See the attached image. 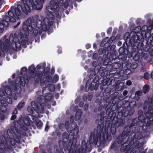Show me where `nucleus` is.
Here are the masks:
<instances>
[{
	"label": "nucleus",
	"mask_w": 153,
	"mask_h": 153,
	"mask_svg": "<svg viewBox=\"0 0 153 153\" xmlns=\"http://www.w3.org/2000/svg\"><path fill=\"white\" fill-rule=\"evenodd\" d=\"M5 94L6 95L5 96L6 97L5 98H6V100H7V102L10 104L12 103V100L11 98L13 97V99L15 100H16L17 99V97L16 96V94H13L12 95H11L12 94V92L11 90L9 88V86H7L5 88Z\"/></svg>",
	"instance_id": "8"
},
{
	"label": "nucleus",
	"mask_w": 153,
	"mask_h": 153,
	"mask_svg": "<svg viewBox=\"0 0 153 153\" xmlns=\"http://www.w3.org/2000/svg\"><path fill=\"white\" fill-rule=\"evenodd\" d=\"M50 108V106H49L48 107V108Z\"/></svg>",
	"instance_id": "57"
},
{
	"label": "nucleus",
	"mask_w": 153,
	"mask_h": 153,
	"mask_svg": "<svg viewBox=\"0 0 153 153\" xmlns=\"http://www.w3.org/2000/svg\"><path fill=\"white\" fill-rule=\"evenodd\" d=\"M142 92L140 91H138L136 92L135 97L137 100H138L140 99V97L141 95Z\"/></svg>",
	"instance_id": "20"
},
{
	"label": "nucleus",
	"mask_w": 153,
	"mask_h": 153,
	"mask_svg": "<svg viewBox=\"0 0 153 153\" xmlns=\"http://www.w3.org/2000/svg\"><path fill=\"white\" fill-rule=\"evenodd\" d=\"M141 27L140 26L135 27L134 30L131 31L130 34V36L131 38V40L136 42L138 39L139 37L137 33L141 31Z\"/></svg>",
	"instance_id": "9"
},
{
	"label": "nucleus",
	"mask_w": 153,
	"mask_h": 153,
	"mask_svg": "<svg viewBox=\"0 0 153 153\" xmlns=\"http://www.w3.org/2000/svg\"><path fill=\"white\" fill-rule=\"evenodd\" d=\"M108 30H109L110 32L111 30V28H110L108 29Z\"/></svg>",
	"instance_id": "50"
},
{
	"label": "nucleus",
	"mask_w": 153,
	"mask_h": 153,
	"mask_svg": "<svg viewBox=\"0 0 153 153\" xmlns=\"http://www.w3.org/2000/svg\"><path fill=\"white\" fill-rule=\"evenodd\" d=\"M8 131H7V132H8Z\"/></svg>",
	"instance_id": "59"
},
{
	"label": "nucleus",
	"mask_w": 153,
	"mask_h": 153,
	"mask_svg": "<svg viewBox=\"0 0 153 153\" xmlns=\"http://www.w3.org/2000/svg\"><path fill=\"white\" fill-rule=\"evenodd\" d=\"M16 115H13L11 116V120H13L15 119V118H16Z\"/></svg>",
	"instance_id": "34"
},
{
	"label": "nucleus",
	"mask_w": 153,
	"mask_h": 153,
	"mask_svg": "<svg viewBox=\"0 0 153 153\" xmlns=\"http://www.w3.org/2000/svg\"><path fill=\"white\" fill-rule=\"evenodd\" d=\"M20 22H18V23H17V24L16 26H14V28H15L16 27H17V26H18L19 25H20Z\"/></svg>",
	"instance_id": "40"
},
{
	"label": "nucleus",
	"mask_w": 153,
	"mask_h": 153,
	"mask_svg": "<svg viewBox=\"0 0 153 153\" xmlns=\"http://www.w3.org/2000/svg\"><path fill=\"white\" fill-rule=\"evenodd\" d=\"M147 26L146 25H144L141 28V32H146V31H147Z\"/></svg>",
	"instance_id": "25"
},
{
	"label": "nucleus",
	"mask_w": 153,
	"mask_h": 153,
	"mask_svg": "<svg viewBox=\"0 0 153 153\" xmlns=\"http://www.w3.org/2000/svg\"><path fill=\"white\" fill-rule=\"evenodd\" d=\"M92 98V95L91 94H89L88 95L87 99L89 101H91Z\"/></svg>",
	"instance_id": "30"
},
{
	"label": "nucleus",
	"mask_w": 153,
	"mask_h": 153,
	"mask_svg": "<svg viewBox=\"0 0 153 153\" xmlns=\"http://www.w3.org/2000/svg\"><path fill=\"white\" fill-rule=\"evenodd\" d=\"M28 82V80L26 79L23 76L18 77L16 81L15 84L12 85V90L16 91L17 94H19L21 93V88L20 86H24L25 84H27Z\"/></svg>",
	"instance_id": "5"
},
{
	"label": "nucleus",
	"mask_w": 153,
	"mask_h": 153,
	"mask_svg": "<svg viewBox=\"0 0 153 153\" xmlns=\"http://www.w3.org/2000/svg\"><path fill=\"white\" fill-rule=\"evenodd\" d=\"M17 110L16 108H15L13 112V114H17Z\"/></svg>",
	"instance_id": "36"
},
{
	"label": "nucleus",
	"mask_w": 153,
	"mask_h": 153,
	"mask_svg": "<svg viewBox=\"0 0 153 153\" xmlns=\"http://www.w3.org/2000/svg\"><path fill=\"white\" fill-rule=\"evenodd\" d=\"M51 94H49L48 96L44 97L41 96L37 99V103L36 104L35 102H32L31 103V106H28L27 110L33 117L37 118L39 117V113H44V106L42 104H44L46 100H50L52 98Z\"/></svg>",
	"instance_id": "4"
},
{
	"label": "nucleus",
	"mask_w": 153,
	"mask_h": 153,
	"mask_svg": "<svg viewBox=\"0 0 153 153\" xmlns=\"http://www.w3.org/2000/svg\"><path fill=\"white\" fill-rule=\"evenodd\" d=\"M44 91L43 90V92H42L43 94H44Z\"/></svg>",
	"instance_id": "56"
},
{
	"label": "nucleus",
	"mask_w": 153,
	"mask_h": 153,
	"mask_svg": "<svg viewBox=\"0 0 153 153\" xmlns=\"http://www.w3.org/2000/svg\"><path fill=\"white\" fill-rule=\"evenodd\" d=\"M29 71H30V78H34L35 77V74L34 72L35 71V68L34 66L33 65H31L29 68Z\"/></svg>",
	"instance_id": "14"
},
{
	"label": "nucleus",
	"mask_w": 153,
	"mask_h": 153,
	"mask_svg": "<svg viewBox=\"0 0 153 153\" xmlns=\"http://www.w3.org/2000/svg\"><path fill=\"white\" fill-rule=\"evenodd\" d=\"M74 117L73 116H71L70 118V121L72 122H73L74 121Z\"/></svg>",
	"instance_id": "37"
},
{
	"label": "nucleus",
	"mask_w": 153,
	"mask_h": 153,
	"mask_svg": "<svg viewBox=\"0 0 153 153\" xmlns=\"http://www.w3.org/2000/svg\"><path fill=\"white\" fill-rule=\"evenodd\" d=\"M69 124V122H65V126L64 124H61L59 125V128L62 131H63L65 127L68 132H70V134L74 137L75 132H76V134H78L79 132L78 129L77 127L75 126L74 128V130H71V128L70 127Z\"/></svg>",
	"instance_id": "7"
},
{
	"label": "nucleus",
	"mask_w": 153,
	"mask_h": 153,
	"mask_svg": "<svg viewBox=\"0 0 153 153\" xmlns=\"http://www.w3.org/2000/svg\"><path fill=\"white\" fill-rule=\"evenodd\" d=\"M134 65L135 66V68L137 67V63H135Z\"/></svg>",
	"instance_id": "45"
},
{
	"label": "nucleus",
	"mask_w": 153,
	"mask_h": 153,
	"mask_svg": "<svg viewBox=\"0 0 153 153\" xmlns=\"http://www.w3.org/2000/svg\"><path fill=\"white\" fill-rule=\"evenodd\" d=\"M148 99L149 101H145L144 103V107L146 108V106L149 104L148 112L145 115L148 120L147 122H149V124H152L153 121V100H152L150 98H149Z\"/></svg>",
	"instance_id": "6"
},
{
	"label": "nucleus",
	"mask_w": 153,
	"mask_h": 153,
	"mask_svg": "<svg viewBox=\"0 0 153 153\" xmlns=\"http://www.w3.org/2000/svg\"><path fill=\"white\" fill-rule=\"evenodd\" d=\"M107 38H106L104 39L101 42L100 44V45L101 46H103L106 43H107V42H106V40H107Z\"/></svg>",
	"instance_id": "27"
},
{
	"label": "nucleus",
	"mask_w": 153,
	"mask_h": 153,
	"mask_svg": "<svg viewBox=\"0 0 153 153\" xmlns=\"http://www.w3.org/2000/svg\"><path fill=\"white\" fill-rule=\"evenodd\" d=\"M58 51L59 53H61V49H59V50H58Z\"/></svg>",
	"instance_id": "44"
},
{
	"label": "nucleus",
	"mask_w": 153,
	"mask_h": 153,
	"mask_svg": "<svg viewBox=\"0 0 153 153\" xmlns=\"http://www.w3.org/2000/svg\"><path fill=\"white\" fill-rule=\"evenodd\" d=\"M85 149L84 148L83 146V149H82V152H81L80 151H79L78 153H85Z\"/></svg>",
	"instance_id": "32"
},
{
	"label": "nucleus",
	"mask_w": 153,
	"mask_h": 153,
	"mask_svg": "<svg viewBox=\"0 0 153 153\" xmlns=\"http://www.w3.org/2000/svg\"><path fill=\"white\" fill-rule=\"evenodd\" d=\"M105 140V138L103 136V134H101L100 136H98L97 140V143L100 144H103Z\"/></svg>",
	"instance_id": "16"
},
{
	"label": "nucleus",
	"mask_w": 153,
	"mask_h": 153,
	"mask_svg": "<svg viewBox=\"0 0 153 153\" xmlns=\"http://www.w3.org/2000/svg\"><path fill=\"white\" fill-rule=\"evenodd\" d=\"M43 153H45V152H44Z\"/></svg>",
	"instance_id": "60"
},
{
	"label": "nucleus",
	"mask_w": 153,
	"mask_h": 153,
	"mask_svg": "<svg viewBox=\"0 0 153 153\" xmlns=\"http://www.w3.org/2000/svg\"><path fill=\"white\" fill-rule=\"evenodd\" d=\"M4 96L6 95H5L3 90L0 89V107L4 108L3 111H6V106H7V104L6 101L4 100L5 98L3 97Z\"/></svg>",
	"instance_id": "11"
},
{
	"label": "nucleus",
	"mask_w": 153,
	"mask_h": 153,
	"mask_svg": "<svg viewBox=\"0 0 153 153\" xmlns=\"http://www.w3.org/2000/svg\"><path fill=\"white\" fill-rule=\"evenodd\" d=\"M48 126H46L45 128V131H47L48 130Z\"/></svg>",
	"instance_id": "42"
},
{
	"label": "nucleus",
	"mask_w": 153,
	"mask_h": 153,
	"mask_svg": "<svg viewBox=\"0 0 153 153\" xmlns=\"http://www.w3.org/2000/svg\"><path fill=\"white\" fill-rule=\"evenodd\" d=\"M25 103L24 102L19 103L18 105V108L20 109L22 108L23 106H24Z\"/></svg>",
	"instance_id": "24"
},
{
	"label": "nucleus",
	"mask_w": 153,
	"mask_h": 153,
	"mask_svg": "<svg viewBox=\"0 0 153 153\" xmlns=\"http://www.w3.org/2000/svg\"><path fill=\"white\" fill-rule=\"evenodd\" d=\"M25 130H26V129H26V128H25Z\"/></svg>",
	"instance_id": "63"
},
{
	"label": "nucleus",
	"mask_w": 153,
	"mask_h": 153,
	"mask_svg": "<svg viewBox=\"0 0 153 153\" xmlns=\"http://www.w3.org/2000/svg\"><path fill=\"white\" fill-rule=\"evenodd\" d=\"M97 54H96V53H95V54H94V55H93V57H94V56H97Z\"/></svg>",
	"instance_id": "51"
},
{
	"label": "nucleus",
	"mask_w": 153,
	"mask_h": 153,
	"mask_svg": "<svg viewBox=\"0 0 153 153\" xmlns=\"http://www.w3.org/2000/svg\"><path fill=\"white\" fill-rule=\"evenodd\" d=\"M45 64H40L36 66V68L37 69H42V70L44 71L45 69Z\"/></svg>",
	"instance_id": "22"
},
{
	"label": "nucleus",
	"mask_w": 153,
	"mask_h": 153,
	"mask_svg": "<svg viewBox=\"0 0 153 153\" xmlns=\"http://www.w3.org/2000/svg\"><path fill=\"white\" fill-rule=\"evenodd\" d=\"M126 87L124 85V83L123 82H120L117 86L116 87V88L118 91L123 90Z\"/></svg>",
	"instance_id": "15"
},
{
	"label": "nucleus",
	"mask_w": 153,
	"mask_h": 153,
	"mask_svg": "<svg viewBox=\"0 0 153 153\" xmlns=\"http://www.w3.org/2000/svg\"><path fill=\"white\" fill-rule=\"evenodd\" d=\"M35 124L38 128H40L42 126L43 123L42 122L39 120H37L35 122Z\"/></svg>",
	"instance_id": "19"
},
{
	"label": "nucleus",
	"mask_w": 153,
	"mask_h": 153,
	"mask_svg": "<svg viewBox=\"0 0 153 153\" xmlns=\"http://www.w3.org/2000/svg\"><path fill=\"white\" fill-rule=\"evenodd\" d=\"M89 88V89L91 90H92L93 89V88H91V87H90Z\"/></svg>",
	"instance_id": "53"
},
{
	"label": "nucleus",
	"mask_w": 153,
	"mask_h": 153,
	"mask_svg": "<svg viewBox=\"0 0 153 153\" xmlns=\"http://www.w3.org/2000/svg\"><path fill=\"white\" fill-rule=\"evenodd\" d=\"M70 0H57L59 5L60 6H64L65 7H66L68 5V1Z\"/></svg>",
	"instance_id": "13"
},
{
	"label": "nucleus",
	"mask_w": 153,
	"mask_h": 153,
	"mask_svg": "<svg viewBox=\"0 0 153 153\" xmlns=\"http://www.w3.org/2000/svg\"><path fill=\"white\" fill-rule=\"evenodd\" d=\"M124 124L123 120L121 119H118L117 122L116 123V125L117 127L123 125Z\"/></svg>",
	"instance_id": "21"
},
{
	"label": "nucleus",
	"mask_w": 153,
	"mask_h": 153,
	"mask_svg": "<svg viewBox=\"0 0 153 153\" xmlns=\"http://www.w3.org/2000/svg\"><path fill=\"white\" fill-rule=\"evenodd\" d=\"M88 105L87 104H85L84 106V109L86 110H87L88 107Z\"/></svg>",
	"instance_id": "33"
},
{
	"label": "nucleus",
	"mask_w": 153,
	"mask_h": 153,
	"mask_svg": "<svg viewBox=\"0 0 153 153\" xmlns=\"http://www.w3.org/2000/svg\"><path fill=\"white\" fill-rule=\"evenodd\" d=\"M18 123L22 127L25 126H29L30 124V118L28 116L24 117L22 120L19 118Z\"/></svg>",
	"instance_id": "10"
},
{
	"label": "nucleus",
	"mask_w": 153,
	"mask_h": 153,
	"mask_svg": "<svg viewBox=\"0 0 153 153\" xmlns=\"http://www.w3.org/2000/svg\"><path fill=\"white\" fill-rule=\"evenodd\" d=\"M131 111H132V114L134 112V111H132V110H131Z\"/></svg>",
	"instance_id": "55"
},
{
	"label": "nucleus",
	"mask_w": 153,
	"mask_h": 153,
	"mask_svg": "<svg viewBox=\"0 0 153 153\" xmlns=\"http://www.w3.org/2000/svg\"><path fill=\"white\" fill-rule=\"evenodd\" d=\"M131 84L132 82L130 80L127 81L126 83V85H131Z\"/></svg>",
	"instance_id": "31"
},
{
	"label": "nucleus",
	"mask_w": 153,
	"mask_h": 153,
	"mask_svg": "<svg viewBox=\"0 0 153 153\" xmlns=\"http://www.w3.org/2000/svg\"><path fill=\"white\" fill-rule=\"evenodd\" d=\"M7 60L8 61L9 60L8 59H7Z\"/></svg>",
	"instance_id": "62"
},
{
	"label": "nucleus",
	"mask_w": 153,
	"mask_h": 153,
	"mask_svg": "<svg viewBox=\"0 0 153 153\" xmlns=\"http://www.w3.org/2000/svg\"><path fill=\"white\" fill-rule=\"evenodd\" d=\"M102 153H103V152H102Z\"/></svg>",
	"instance_id": "64"
},
{
	"label": "nucleus",
	"mask_w": 153,
	"mask_h": 153,
	"mask_svg": "<svg viewBox=\"0 0 153 153\" xmlns=\"http://www.w3.org/2000/svg\"><path fill=\"white\" fill-rule=\"evenodd\" d=\"M41 85L42 84V83L41 82Z\"/></svg>",
	"instance_id": "58"
},
{
	"label": "nucleus",
	"mask_w": 153,
	"mask_h": 153,
	"mask_svg": "<svg viewBox=\"0 0 153 153\" xmlns=\"http://www.w3.org/2000/svg\"><path fill=\"white\" fill-rule=\"evenodd\" d=\"M22 3L17 7H12L9 11L8 16H3L0 20V36L4 31V27L9 25V22H14L19 19L23 14H27L30 10H40L43 7L44 0H22Z\"/></svg>",
	"instance_id": "2"
},
{
	"label": "nucleus",
	"mask_w": 153,
	"mask_h": 153,
	"mask_svg": "<svg viewBox=\"0 0 153 153\" xmlns=\"http://www.w3.org/2000/svg\"><path fill=\"white\" fill-rule=\"evenodd\" d=\"M91 46V45L90 44H87L86 45V48L87 49L89 48Z\"/></svg>",
	"instance_id": "38"
},
{
	"label": "nucleus",
	"mask_w": 153,
	"mask_h": 153,
	"mask_svg": "<svg viewBox=\"0 0 153 153\" xmlns=\"http://www.w3.org/2000/svg\"><path fill=\"white\" fill-rule=\"evenodd\" d=\"M41 76V74H40V75H39V77H39V78H40V77Z\"/></svg>",
	"instance_id": "54"
},
{
	"label": "nucleus",
	"mask_w": 153,
	"mask_h": 153,
	"mask_svg": "<svg viewBox=\"0 0 153 153\" xmlns=\"http://www.w3.org/2000/svg\"><path fill=\"white\" fill-rule=\"evenodd\" d=\"M80 103H81V104H80V107H82L83 106V103L82 102H81Z\"/></svg>",
	"instance_id": "46"
},
{
	"label": "nucleus",
	"mask_w": 153,
	"mask_h": 153,
	"mask_svg": "<svg viewBox=\"0 0 153 153\" xmlns=\"http://www.w3.org/2000/svg\"><path fill=\"white\" fill-rule=\"evenodd\" d=\"M27 69L25 67L22 68L21 69V75H24L27 73Z\"/></svg>",
	"instance_id": "23"
},
{
	"label": "nucleus",
	"mask_w": 153,
	"mask_h": 153,
	"mask_svg": "<svg viewBox=\"0 0 153 153\" xmlns=\"http://www.w3.org/2000/svg\"><path fill=\"white\" fill-rule=\"evenodd\" d=\"M87 96L85 95H84L83 96V100H85V99H86L87 98Z\"/></svg>",
	"instance_id": "41"
},
{
	"label": "nucleus",
	"mask_w": 153,
	"mask_h": 153,
	"mask_svg": "<svg viewBox=\"0 0 153 153\" xmlns=\"http://www.w3.org/2000/svg\"><path fill=\"white\" fill-rule=\"evenodd\" d=\"M51 77V76H48L46 82L45 84L46 87H48V89L50 91L53 92L54 91L55 87L54 85L51 84L52 82Z\"/></svg>",
	"instance_id": "12"
},
{
	"label": "nucleus",
	"mask_w": 153,
	"mask_h": 153,
	"mask_svg": "<svg viewBox=\"0 0 153 153\" xmlns=\"http://www.w3.org/2000/svg\"><path fill=\"white\" fill-rule=\"evenodd\" d=\"M146 71V69L143 67H142L141 68V71L142 72H144Z\"/></svg>",
	"instance_id": "39"
},
{
	"label": "nucleus",
	"mask_w": 153,
	"mask_h": 153,
	"mask_svg": "<svg viewBox=\"0 0 153 153\" xmlns=\"http://www.w3.org/2000/svg\"><path fill=\"white\" fill-rule=\"evenodd\" d=\"M59 76L57 74H55L54 76V78L53 80V82H56L58 80Z\"/></svg>",
	"instance_id": "26"
},
{
	"label": "nucleus",
	"mask_w": 153,
	"mask_h": 153,
	"mask_svg": "<svg viewBox=\"0 0 153 153\" xmlns=\"http://www.w3.org/2000/svg\"><path fill=\"white\" fill-rule=\"evenodd\" d=\"M7 60L8 61L9 60L8 59H7Z\"/></svg>",
	"instance_id": "61"
},
{
	"label": "nucleus",
	"mask_w": 153,
	"mask_h": 153,
	"mask_svg": "<svg viewBox=\"0 0 153 153\" xmlns=\"http://www.w3.org/2000/svg\"><path fill=\"white\" fill-rule=\"evenodd\" d=\"M45 35L44 34H43L42 36V39L44 38L45 37Z\"/></svg>",
	"instance_id": "48"
},
{
	"label": "nucleus",
	"mask_w": 153,
	"mask_h": 153,
	"mask_svg": "<svg viewBox=\"0 0 153 153\" xmlns=\"http://www.w3.org/2000/svg\"><path fill=\"white\" fill-rule=\"evenodd\" d=\"M143 91L144 94L148 92L149 90V86L148 85H146L143 87Z\"/></svg>",
	"instance_id": "18"
},
{
	"label": "nucleus",
	"mask_w": 153,
	"mask_h": 153,
	"mask_svg": "<svg viewBox=\"0 0 153 153\" xmlns=\"http://www.w3.org/2000/svg\"><path fill=\"white\" fill-rule=\"evenodd\" d=\"M71 125H71V126H72L73 125H74V127L75 126H76L75 124H72Z\"/></svg>",
	"instance_id": "52"
},
{
	"label": "nucleus",
	"mask_w": 153,
	"mask_h": 153,
	"mask_svg": "<svg viewBox=\"0 0 153 153\" xmlns=\"http://www.w3.org/2000/svg\"><path fill=\"white\" fill-rule=\"evenodd\" d=\"M151 77L153 79V72L151 74Z\"/></svg>",
	"instance_id": "49"
},
{
	"label": "nucleus",
	"mask_w": 153,
	"mask_h": 153,
	"mask_svg": "<svg viewBox=\"0 0 153 153\" xmlns=\"http://www.w3.org/2000/svg\"><path fill=\"white\" fill-rule=\"evenodd\" d=\"M16 123H14V126H12L11 129L13 132L8 134L9 137L6 138L3 136H1L0 137V149H4L6 148L10 149L11 147V145L14 146L15 142L19 143L20 140L17 137L19 136V134L18 131V128L16 126Z\"/></svg>",
	"instance_id": "3"
},
{
	"label": "nucleus",
	"mask_w": 153,
	"mask_h": 153,
	"mask_svg": "<svg viewBox=\"0 0 153 153\" xmlns=\"http://www.w3.org/2000/svg\"><path fill=\"white\" fill-rule=\"evenodd\" d=\"M115 47V46L114 45H108V47L107 49L108 51H110V50L111 49V48L114 49V48Z\"/></svg>",
	"instance_id": "28"
},
{
	"label": "nucleus",
	"mask_w": 153,
	"mask_h": 153,
	"mask_svg": "<svg viewBox=\"0 0 153 153\" xmlns=\"http://www.w3.org/2000/svg\"><path fill=\"white\" fill-rule=\"evenodd\" d=\"M128 94V92L126 90H125L123 92V95L124 96H126Z\"/></svg>",
	"instance_id": "35"
},
{
	"label": "nucleus",
	"mask_w": 153,
	"mask_h": 153,
	"mask_svg": "<svg viewBox=\"0 0 153 153\" xmlns=\"http://www.w3.org/2000/svg\"><path fill=\"white\" fill-rule=\"evenodd\" d=\"M11 80L10 79H9L8 80V82H9L10 85L12 84L11 83L12 82H11Z\"/></svg>",
	"instance_id": "43"
},
{
	"label": "nucleus",
	"mask_w": 153,
	"mask_h": 153,
	"mask_svg": "<svg viewBox=\"0 0 153 153\" xmlns=\"http://www.w3.org/2000/svg\"><path fill=\"white\" fill-rule=\"evenodd\" d=\"M144 77L146 79H148L149 77V74L147 73H145L144 74Z\"/></svg>",
	"instance_id": "29"
},
{
	"label": "nucleus",
	"mask_w": 153,
	"mask_h": 153,
	"mask_svg": "<svg viewBox=\"0 0 153 153\" xmlns=\"http://www.w3.org/2000/svg\"><path fill=\"white\" fill-rule=\"evenodd\" d=\"M50 6L46 7V13L47 17L43 18L38 15L36 16L35 19L36 20V26L35 23L32 21L30 18H28L23 24L22 29L25 32V35L22 36L19 35L18 37L15 33L13 35L11 34L9 37L10 45L14 50L20 49L22 45L24 48L26 47L27 45H28V39L27 35L29 34V32L33 31L35 35H36L39 33L41 34L42 31L48 30L53 25V22L52 19L54 18L53 14L57 16H59V8L54 0H51L50 3Z\"/></svg>",
	"instance_id": "1"
},
{
	"label": "nucleus",
	"mask_w": 153,
	"mask_h": 153,
	"mask_svg": "<svg viewBox=\"0 0 153 153\" xmlns=\"http://www.w3.org/2000/svg\"><path fill=\"white\" fill-rule=\"evenodd\" d=\"M12 78H13L15 77V74H13L12 75Z\"/></svg>",
	"instance_id": "47"
},
{
	"label": "nucleus",
	"mask_w": 153,
	"mask_h": 153,
	"mask_svg": "<svg viewBox=\"0 0 153 153\" xmlns=\"http://www.w3.org/2000/svg\"><path fill=\"white\" fill-rule=\"evenodd\" d=\"M82 113V111L80 109H78L75 116V120L76 121H78L80 118Z\"/></svg>",
	"instance_id": "17"
}]
</instances>
